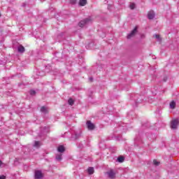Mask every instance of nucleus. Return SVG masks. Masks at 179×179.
<instances>
[{
  "label": "nucleus",
  "instance_id": "aec40b11",
  "mask_svg": "<svg viewBox=\"0 0 179 179\" xmlns=\"http://www.w3.org/2000/svg\"><path fill=\"white\" fill-rule=\"evenodd\" d=\"M34 146H35L36 148H38V146H40V142H38V141H35Z\"/></svg>",
  "mask_w": 179,
  "mask_h": 179
},
{
  "label": "nucleus",
  "instance_id": "20e7f679",
  "mask_svg": "<svg viewBox=\"0 0 179 179\" xmlns=\"http://www.w3.org/2000/svg\"><path fill=\"white\" fill-rule=\"evenodd\" d=\"M136 33H138V27H136L134 30L131 31V32L127 35V38H132V37H134V36H135V34H136Z\"/></svg>",
  "mask_w": 179,
  "mask_h": 179
},
{
  "label": "nucleus",
  "instance_id": "f257e3e1",
  "mask_svg": "<svg viewBox=\"0 0 179 179\" xmlns=\"http://www.w3.org/2000/svg\"><path fill=\"white\" fill-rule=\"evenodd\" d=\"M89 23H92V18L91 17H88V18H86L84 20L80 21L78 24V26L80 27H85V26H86L87 24H89Z\"/></svg>",
  "mask_w": 179,
  "mask_h": 179
},
{
  "label": "nucleus",
  "instance_id": "6ab92c4d",
  "mask_svg": "<svg viewBox=\"0 0 179 179\" xmlns=\"http://www.w3.org/2000/svg\"><path fill=\"white\" fill-rule=\"evenodd\" d=\"M129 6H130V9H134L135 8V3H131Z\"/></svg>",
  "mask_w": 179,
  "mask_h": 179
},
{
  "label": "nucleus",
  "instance_id": "393cba45",
  "mask_svg": "<svg viewBox=\"0 0 179 179\" xmlns=\"http://www.w3.org/2000/svg\"><path fill=\"white\" fill-rule=\"evenodd\" d=\"M0 17H1V14H0Z\"/></svg>",
  "mask_w": 179,
  "mask_h": 179
},
{
  "label": "nucleus",
  "instance_id": "dca6fc26",
  "mask_svg": "<svg viewBox=\"0 0 179 179\" xmlns=\"http://www.w3.org/2000/svg\"><path fill=\"white\" fill-rule=\"evenodd\" d=\"M154 37H155V38H157V40H158V41H162V38H160V35H159V34H155L154 36Z\"/></svg>",
  "mask_w": 179,
  "mask_h": 179
},
{
  "label": "nucleus",
  "instance_id": "9d476101",
  "mask_svg": "<svg viewBox=\"0 0 179 179\" xmlns=\"http://www.w3.org/2000/svg\"><path fill=\"white\" fill-rule=\"evenodd\" d=\"M41 113H48V108L47 107L42 106L41 108Z\"/></svg>",
  "mask_w": 179,
  "mask_h": 179
},
{
  "label": "nucleus",
  "instance_id": "412c9836",
  "mask_svg": "<svg viewBox=\"0 0 179 179\" xmlns=\"http://www.w3.org/2000/svg\"><path fill=\"white\" fill-rule=\"evenodd\" d=\"M5 166H6V164H5L3 162H2V161L0 160V167H5Z\"/></svg>",
  "mask_w": 179,
  "mask_h": 179
},
{
  "label": "nucleus",
  "instance_id": "39448f33",
  "mask_svg": "<svg viewBox=\"0 0 179 179\" xmlns=\"http://www.w3.org/2000/svg\"><path fill=\"white\" fill-rule=\"evenodd\" d=\"M87 127L88 129L93 130L94 129V124L90 122V120L87 121Z\"/></svg>",
  "mask_w": 179,
  "mask_h": 179
},
{
  "label": "nucleus",
  "instance_id": "7ed1b4c3",
  "mask_svg": "<svg viewBox=\"0 0 179 179\" xmlns=\"http://www.w3.org/2000/svg\"><path fill=\"white\" fill-rule=\"evenodd\" d=\"M106 174L108 175V178H115V172L113 169H110V171H107Z\"/></svg>",
  "mask_w": 179,
  "mask_h": 179
},
{
  "label": "nucleus",
  "instance_id": "0eeeda50",
  "mask_svg": "<svg viewBox=\"0 0 179 179\" xmlns=\"http://www.w3.org/2000/svg\"><path fill=\"white\" fill-rule=\"evenodd\" d=\"M148 16V19L150 20L153 19L155 17V11L153 10L149 11Z\"/></svg>",
  "mask_w": 179,
  "mask_h": 179
},
{
  "label": "nucleus",
  "instance_id": "ddd939ff",
  "mask_svg": "<svg viewBox=\"0 0 179 179\" xmlns=\"http://www.w3.org/2000/svg\"><path fill=\"white\" fill-rule=\"evenodd\" d=\"M170 108L172 109L176 108V102L174 101L170 103Z\"/></svg>",
  "mask_w": 179,
  "mask_h": 179
},
{
  "label": "nucleus",
  "instance_id": "f3484780",
  "mask_svg": "<svg viewBox=\"0 0 179 179\" xmlns=\"http://www.w3.org/2000/svg\"><path fill=\"white\" fill-rule=\"evenodd\" d=\"M68 103L69 104H70V106H73V103H74L73 99H69Z\"/></svg>",
  "mask_w": 179,
  "mask_h": 179
},
{
  "label": "nucleus",
  "instance_id": "9b49d317",
  "mask_svg": "<svg viewBox=\"0 0 179 179\" xmlns=\"http://www.w3.org/2000/svg\"><path fill=\"white\" fill-rule=\"evenodd\" d=\"M87 171L89 174H93V173H94V168L90 167L88 168Z\"/></svg>",
  "mask_w": 179,
  "mask_h": 179
},
{
  "label": "nucleus",
  "instance_id": "2eb2a0df",
  "mask_svg": "<svg viewBox=\"0 0 179 179\" xmlns=\"http://www.w3.org/2000/svg\"><path fill=\"white\" fill-rule=\"evenodd\" d=\"M57 160H62V154H57L56 155Z\"/></svg>",
  "mask_w": 179,
  "mask_h": 179
},
{
  "label": "nucleus",
  "instance_id": "6e6552de",
  "mask_svg": "<svg viewBox=\"0 0 179 179\" xmlns=\"http://www.w3.org/2000/svg\"><path fill=\"white\" fill-rule=\"evenodd\" d=\"M57 150L60 153H64V152H65V147H64V145H60L58 147Z\"/></svg>",
  "mask_w": 179,
  "mask_h": 179
},
{
  "label": "nucleus",
  "instance_id": "5701e85b",
  "mask_svg": "<svg viewBox=\"0 0 179 179\" xmlns=\"http://www.w3.org/2000/svg\"><path fill=\"white\" fill-rule=\"evenodd\" d=\"M70 3L73 5V4L76 3V0H70Z\"/></svg>",
  "mask_w": 179,
  "mask_h": 179
},
{
  "label": "nucleus",
  "instance_id": "b1692460",
  "mask_svg": "<svg viewBox=\"0 0 179 179\" xmlns=\"http://www.w3.org/2000/svg\"><path fill=\"white\" fill-rule=\"evenodd\" d=\"M6 177H5V176H0V179H6Z\"/></svg>",
  "mask_w": 179,
  "mask_h": 179
},
{
  "label": "nucleus",
  "instance_id": "1a4fd4ad",
  "mask_svg": "<svg viewBox=\"0 0 179 179\" xmlns=\"http://www.w3.org/2000/svg\"><path fill=\"white\" fill-rule=\"evenodd\" d=\"M87 3V0H80L79 6H85Z\"/></svg>",
  "mask_w": 179,
  "mask_h": 179
},
{
  "label": "nucleus",
  "instance_id": "f03ea898",
  "mask_svg": "<svg viewBox=\"0 0 179 179\" xmlns=\"http://www.w3.org/2000/svg\"><path fill=\"white\" fill-rule=\"evenodd\" d=\"M179 121L178 119L173 120L171 122V129H177V127H178Z\"/></svg>",
  "mask_w": 179,
  "mask_h": 179
},
{
  "label": "nucleus",
  "instance_id": "f8f14e48",
  "mask_svg": "<svg viewBox=\"0 0 179 179\" xmlns=\"http://www.w3.org/2000/svg\"><path fill=\"white\" fill-rule=\"evenodd\" d=\"M18 52H24V47H23V45H20L18 47Z\"/></svg>",
  "mask_w": 179,
  "mask_h": 179
},
{
  "label": "nucleus",
  "instance_id": "4be33fe9",
  "mask_svg": "<svg viewBox=\"0 0 179 179\" xmlns=\"http://www.w3.org/2000/svg\"><path fill=\"white\" fill-rule=\"evenodd\" d=\"M30 94H31V96H34V94H36V91H34V90H31V91H30Z\"/></svg>",
  "mask_w": 179,
  "mask_h": 179
},
{
  "label": "nucleus",
  "instance_id": "a211bd4d",
  "mask_svg": "<svg viewBox=\"0 0 179 179\" xmlns=\"http://www.w3.org/2000/svg\"><path fill=\"white\" fill-rule=\"evenodd\" d=\"M153 163H154L155 166H159V164H160V162H158V161L156 160V159H154V160H153Z\"/></svg>",
  "mask_w": 179,
  "mask_h": 179
},
{
  "label": "nucleus",
  "instance_id": "4468645a",
  "mask_svg": "<svg viewBox=\"0 0 179 179\" xmlns=\"http://www.w3.org/2000/svg\"><path fill=\"white\" fill-rule=\"evenodd\" d=\"M124 160V158L122 156H120L117 158V162H119V163H122Z\"/></svg>",
  "mask_w": 179,
  "mask_h": 179
},
{
  "label": "nucleus",
  "instance_id": "423d86ee",
  "mask_svg": "<svg viewBox=\"0 0 179 179\" xmlns=\"http://www.w3.org/2000/svg\"><path fill=\"white\" fill-rule=\"evenodd\" d=\"M35 178L40 179L43 178V173L40 171H35Z\"/></svg>",
  "mask_w": 179,
  "mask_h": 179
}]
</instances>
